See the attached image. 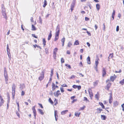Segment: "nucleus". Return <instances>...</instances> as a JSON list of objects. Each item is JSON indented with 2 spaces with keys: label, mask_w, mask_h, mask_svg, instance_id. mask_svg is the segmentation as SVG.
I'll list each match as a JSON object with an SVG mask.
<instances>
[{
  "label": "nucleus",
  "mask_w": 124,
  "mask_h": 124,
  "mask_svg": "<svg viewBox=\"0 0 124 124\" xmlns=\"http://www.w3.org/2000/svg\"><path fill=\"white\" fill-rule=\"evenodd\" d=\"M120 84H121L122 85H123L124 83V79H123L122 80L120 81L119 82Z\"/></svg>",
  "instance_id": "a19ab883"
},
{
  "label": "nucleus",
  "mask_w": 124,
  "mask_h": 124,
  "mask_svg": "<svg viewBox=\"0 0 124 124\" xmlns=\"http://www.w3.org/2000/svg\"><path fill=\"white\" fill-rule=\"evenodd\" d=\"M54 116L55 118V120L56 121H57L58 118H57V116L58 117L57 111L56 110L54 111Z\"/></svg>",
  "instance_id": "1a4fd4ad"
},
{
  "label": "nucleus",
  "mask_w": 124,
  "mask_h": 124,
  "mask_svg": "<svg viewBox=\"0 0 124 124\" xmlns=\"http://www.w3.org/2000/svg\"><path fill=\"white\" fill-rule=\"evenodd\" d=\"M72 45V43L70 41L68 42L67 45V46L68 47H70Z\"/></svg>",
  "instance_id": "2f4dec72"
},
{
  "label": "nucleus",
  "mask_w": 124,
  "mask_h": 124,
  "mask_svg": "<svg viewBox=\"0 0 124 124\" xmlns=\"http://www.w3.org/2000/svg\"><path fill=\"white\" fill-rule=\"evenodd\" d=\"M89 94L90 95V97L91 98L93 96V94L92 92H90L89 91H88Z\"/></svg>",
  "instance_id": "c9c22d12"
},
{
  "label": "nucleus",
  "mask_w": 124,
  "mask_h": 124,
  "mask_svg": "<svg viewBox=\"0 0 124 124\" xmlns=\"http://www.w3.org/2000/svg\"><path fill=\"white\" fill-rule=\"evenodd\" d=\"M54 102H55V104L54 105H56L57 103V100L56 99H55L54 100Z\"/></svg>",
  "instance_id": "e2e57ef3"
},
{
  "label": "nucleus",
  "mask_w": 124,
  "mask_h": 124,
  "mask_svg": "<svg viewBox=\"0 0 124 124\" xmlns=\"http://www.w3.org/2000/svg\"><path fill=\"white\" fill-rule=\"evenodd\" d=\"M38 104L42 108H43V107L41 104L39 103H38Z\"/></svg>",
  "instance_id": "338daca9"
},
{
  "label": "nucleus",
  "mask_w": 124,
  "mask_h": 124,
  "mask_svg": "<svg viewBox=\"0 0 124 124\" xmlns=\"http://www.w3.org/2000/svg\"><path fill=\"white\" fill-rule=\"evenodd\" d=\"M79 44V41L78 40H76L74 43V45H78Z\"/></svg>",
  "instance_id": "49530a36"
},
{
  "label": "nucleus",
  "mask_w": 124,
  "mask_h": 124,
  "mask_svg": "<svg viewBox=\"0 0 124 124\" xmlns=\"http://www.w3.org/2000/svg\"><path fill=\"white\" fill-rule=\"evenodd\" d=\"M4 75L5 78H7V71L6 70V68H4Z\"/></svg>",
  "instance_id": "9b49d317"
},
{
  "label": "nucleus",
  "mask_w": 124,
  "mask_h": 124,
  "mask_svg": "<svg viewBox=\"0 0 124 124\" xmlns=\"http://www.w3.org/2000/svg\"><path fill=\"white\" fill-rule=\"evenodd\" d=\"M25 85L24 84H22L20 85V88L21 90L25 88Z\"/></svg>",
  "instance_id": "4468645a"
},
{
  "label": "nucleus",
  "mask_w": 124,
  "mask_h": 124,
  "mask_svg": "<svg viewBox=\"0 0 124 124\" xmlns=\"http://www.w3.org/2000/svg\"><path fill=\"white\" fill-rule=\"evenodd\" d=\"M113 57V54H110L109 55L108 57V59H111Z\"/></svg>",
  "instance_id": "ea45409f"
},
{
  "label": "nucleus",
  "mask_w": 124,
  "mask_h": 124,
  "mask_svg": "<svg viewBox=\"0 0 124 124\" xmlns=\"http://www.w3.org/2000/svg\"><path fill=\"white\" fill-rule=\"evenodd\" d=\"M119 26H117L116 27V31L118 32L119 30Z\"/></svg>",
  "instance_id": "052dcab7"
},
{
  "label": "nucleus",
  "mask_w": 124,
  "mask_h": 124,
  "mask_svg": "<svg viewBox=\"0 0 124 124\" xmlns=\"http://www.w3.org/2000/svg\"><path fill=\"white\" fill-rule=\"evenodd\" d=\"M124 103L123 104L121 105V107L122 108V110L123 111H124Z\"/></svg>",
  "instance_id": "4d7b16f0"
},
{
  "label": "nucleus",
  "mask_w": 124,
  "mask_h": 124,
  "mask_svg": "<svg viewBox=\"0 0 124 124\" xmlns=\"http://www.w3.org/2000/svg\"><path fill=\"white\" fill-rule=\"evenodd\" d=\"M101 119L105 120H106L107 117L105 115H101Z\"/></svg>",
  "instance_id": "f3484780"
},
{
  "label": "nucleus",
  "mask_w": 124,
  "mask_h": 124,
  "mask_svg": "<svg viewBox=\"0 0 124 124\" xmlns=\"http://www.w3.org/2000/svg\"><path fill=\"white\" fill-rule=\"evenodd\" d=\"M2 13L3 16H4V17L7 19V16H6L5 12H2Z\"/></svg>",
  "instance_id": "393cba45"
},
{
  "label": "nucleus",
  "mask_w": 124,
  "mask_h": 124,
  "mask_svg": "<svg viewBox=\"0 0 124 124\" xmlns=\"http://www.w3.org/2000/svg\"><path fill=\"white\" fill-rule=\"evenodd\" d=\"M86 60L88 64H91L90 58L89 56L87 58Z\"/></svg>",
  "instance_id": "2eb2a0df"
},
{
  "label": "nucleus",
  "mask_w": 124,
  "mask_h": 124,
  "mask_svg": "<svg viewBox=\"0 0 124 124\" xmlns=\"http://www.w3.org/2000/svg\"><path fill=\"white\" fill-rule=\"evenodd\" d=\"M44 4L43 6V7H45L47 5V3L46 0H44L43 2Z\"/></svg>",
  "instance_id": "412c9836"
},
{
  "label": "nucleus",
  "mask_w": 124,
  "mask_h": 124,
  "mask_svg": "<svg viewBox=\"0 0 124 124\" xmlns=\"http://www.w3.org/2000/svg\"><path fill=\"white\" fill-rule=\"evenodd\" d=\"M7 52L8 55V56H9V55L8 54V53H9L10 51V49L9 48V46L8 44L7 45Z\"/></svg>",
  "instance_id": "7c9ffc66"
},
{
  "label": "nucleus",
  "mask_w": 124,
  "mask_h": 124,
  "mask_svg": "<svg viewBox=\"0 0 124 124\" xmlns=\"http://www.w3.org/2000/svg\"><path fill=\"white\" fill-rule=\"evenodd\" d=\"M68 111V110H66L62 111L61 112V114L62 115H64Z\"/></svg>",
  "instance_id": "4be33fe9"
},
{
  "label": "nucleus",
  "mask_w": 124,
  "mask_h": 124,
  "mask_svg": "<svg viewBox=\"0 0 124 124\" xmlns=\"http://www.w3.org/2000/svg\"><path fill=\"white\" fill-rule=\"evenodd\" d=\"M76 0H73L72 2L71 5L70 7L71 9V11H72L73 10V8L75 6V5L76 3Z\"/></svg>",
  "instance_id": "20e7f679"
},
{
  "label": "nucleus",
  "mask_w": 124,
  "mask_h": 124,
  "mask_svg": "<svg viewBox=\"0 0 124 124\" xmlns=\"http://www.w3.org/2000/svg\"><path fill=\"white\" fill-rule=\"evenodd\" d=\"M87 6L89 7L90 9H91L92 6L91 4L90 3H88L87 4Z\"/></svg>",
  "instance_id": "09e8293b"
},
{
  "label": "nucleus",
  "mask_w": 124,
  "mask_h": 124,
  "mask_svg": "<svg viewBox=\"0 0 124 124\" xmlns=\"http://www.w3.org/2000/svg\"><path fill=\"white\" fill-rule=\"evenodd\" d=\"M106 74V70L105 68H103L102 71V76L104 77V76Z\"/></svg>",
  "instance_id": "9d476101"
},
{
  "label": "nucleus",
  "mask_w": 124,
  "mask_h": 124,
  "mask_svg": "<svg viewBox=\"0 0 124 124\" xmlns=\"http://www.w3.org/2000/svg\"><path fill=\"white\" fill-rule=\"evenodd\" d=\"M99 60V58L96 59L95 61V66L94 67L96 71H97V66L99 64V62L98 61Z\"/></svg>",
  "instance_id": "39448f33"
},
{
  "label": "nucleus",
  "mask_w": 124,
  "mask_h": 124,
  "mask_svg": "<svg viewBox=\"0 0 124 124\" xmlns=\"http://www.w3.org/2000/svg\"><path fill=\"white\" fill-rule=\"evenodd\" d=\"M99 104L100 105V106H101L102 108H103L106 109V108H105L104 105H103V103L102 102H100L99 103Z\"/></svg>",
  "instance_id": "a878e982"
},
{
  "label": "nucleus",
  "mask_w": 124,
  "mask_h": 124,
  "mask_svg": "<svg viewBox=\"0 0 124 124\" xmlns=\"http://www.w3.org/2000/svg\"><path fill=\"white\" fill-rule=\"evenodd\" d=\"M54 94L55 96L56 97H58L59 96V95L60 94H61V93H60V91L57 90L56 92V93H54Z\"/></svg>",
  "instance_id": "0eeeda50"
},
{
  "label": "nucleus",
  "mask_w": 124,
  "mask_h": 124,
  "mask_svg": "<svg viewBox=\"0 0 124 124\" xmlns=\"http://www.w3.org/2000/svg\"><path fill=\"white\" fill-rule=\"evenodd\" d=\"M15 89L16 85L14 84H13L12 85V93L13 98H14V97L15 95Z\"/></svg>",
  "instance_id": "f03ea898"
},
{
  "label": "nucleus",
  "mask_w": 124,
  "mask_h": 124,
  "mask_svg": "<svg viewBox=\"0 0 124 124\" xmlns=\"http://www.w3.org/2000/svg\"><path fill=\"white\" fill-rule=\"evenodd\" d=\"M60 30H56L55 35L54 41H55L57 40L59 38V36L60 33Z\"/></svg>",
  "instance_id": "f257e3e1"
},
{
  "label": "nucleus",
  "mask_w": 124,
  "mask_h": 124,
  "mask_svg": "<svg viewBox=\"0 0 124 124\" xmlns=\"http://www.w3.org/2000/svg\"><path fill=\"white\" fill-rule=\"evenodd\" d=\"M58 50V48H55L54 50L53 54H56V52Z\"/></svg>",
  "instance_id": "c756f323"
},
{
  "label": "nucleus",
  "mask_w": 124,
  "mask_h": 124,
  "mask_svg": "<svg viewBox=\"0 0 124 124\" xmlns=\"http://www.w3.org/2000/svg\"><path fill=\"white\" fill-rule=\"evenodd\" d=\"M109 94L110 95V96L109 99V102L110 104H111L113 100L112 93H110Z\"/></svg>",
  "instance_id": "7ed1b4c3"
},
{
  "label": "nucleus",
  "mask_w": 124,
  "mask_h": 124,
  "mask_svg": "<svg viewBox=\"0 0 124 124\" xmlns=\"http://www.w3.org/2000/svg\"><path fill=\"white\" fill-rule=\"evenodd\" d=\"M54 70V69L53 68H52L51 69V74H50V76H51V77H52V76L53 75Z\"/></svg>",
  "instance_id": "58836bf2"
},
{
  "label": "nucleus",
  "mask_w": 124,
  "mask_h": 124,
  "mask_svg": "<svg viewBox=\"0 0 124 124\" xmlns=\"http://www.w3.org/2000/svg\"><path fill=\"white\" fill-rule=\"evenodd\" d=\"M48 48H47L45 49V52L46 54H48Z\"/></svg>",
  "instance_id": "de8ad7c7"
},
{
  "label": "nucleus",
  "mask_w": 124,
  "mask_h": 124,
  "mask_svg": "<svg viewBox=\"0 0 124 124\" xmlns=\"http://www.w3.org/2000/svg\"><path fill=\"white\" fill-rule=\"evenodd\" d=\"M33 113L34 114V118L35 119L36 118V110H33Z\"/></svg>",
  "instance_id": "473e14b6"
},
{
  "label": "nucleus",
  "mask_w": 124,
  "mask_h": 124,
  "mask_svg": "<svg viewBox=\"0 0 124 124\" xmlns=\"http://www.w3.org/2000/svg\"><path fill=\"white\" fill-rule=\"evenodd\" d=\"M62 86L63 87H65L67 86L65 84L62 85Z\"/></svg>",
  "instance_id": "0e129e2a"
},
{
  "label": "nucleus",
  "mask_w": 124,
  "mask_h": 124,
  "mask_svg": "<svg viewBox=\"0 0 124 124\" xmlns=\"http://www.w3.org/2000/svg\"><path fill=\"white\" fill-rule=\"evenodd\" d=\"M45 71L46 70L45 69L43 70L41 73V76L39 78H44V73L45 72Z\"/></svg>",
  "instance_id": "6e6552de"
},
{
  "label": "nucleus",
  "mask_w": 124,
  "mask_h": 124,
  "mask_svg": "<svg viewBox=\"0 0 124 124\" xmlns=\"http://www.w3.org/2000/svg\"><path fill=\"white\" fill-rule=\"evenodd\" d=\"M38 110L39 111V113L40 114H41L42 115L44 114V113L42 109H38Z\"/></svg>",
  "instance_id": "bb28decb"
},
{
  "label": "nucleus",
  "mask_w": 124,
  "mask_h": 124,
  "mask_svg": "<svg viewBox=\"0 0 124 124\" xmlns=\"http://www.w3.org/2000/svg\"><path fill=\"white\" fill-rule=\"evenodd\" d=\"M49 101L50 103H51V104H53L54 103L53 101H52L51 99L50 98L49 99Z\"/></svg>",
  "instance_id": "a18cd8bd"
},
{
  "label": "nucleus",
  "mask_w": 124,
  "mask_h": 124,
  "mask_svg": "<svg viewBox=\"0 0 124 124\" xmlns=\"http://www.w3.org/2000/svg\"><path fill=\"white\" fill-rule=\"evenodd\" d=\"M79 66L80 67H82L83 66V64L82 62H81L79 63Z\"/></svg>",
  "instance_id": "13d9d810"
},
{
  "label": "nucleus",
  "mask_w": 124,
  "mask_h": 124,
  "mask_svg": "<svg viewBox=\"0 0 124 124\" xmlns=\"http://www.w3.org/2000/svg\"><path fill=\"white\" fill-rule=\"evenodd\" d=\"M65 38L64 37H63L62 38L61 40V41L62 42V46H63L64 44V42L65 40Z\"/></svg>",
  "instance_id": "c85d7f7f"
},
{
  "label": "nucleus",
  "mask_w": 124,
  "mask_h": 124,
  "mask_svg": "<svg viewBox=\"0 0 124 124\" xmlns=\"http://www.w3.org/2000/svg\"><path fill=\"white\" fill-rule=\"evenodd\" d=\"M65 66L68 67L69 69H70L71 68V66L70 65H68V64H65Z\"/></svg>",
  "instance_id": "603ef678"
},
{
  "label": "nucleus",
  "mask_w": 124,
  "mask_h": 124,
  "mask_svg": "<svg viewBox=\"0 0 124 124\" xmlns=\"http://www.w3.org/2000/svg\"><path fill=\"white\" fill-rule=\"evenodd\" d=\"M83 101H86V102L88 101L89 102V101L88 100L87 98L85 97H84Z\"/></svg>",
  "instance_id": "c03bdc74"
},
{
  "label": "nucleus",
  "mask_w": 124,
  "mask_h": 124,
  "mask_svg": "<svg viewBox=\"0 0 124 124\" xmlns=\"http://www.w3.org/2000/svg\"><path fill=\"white\" fill-rule=\"evenodd\" d=\"M60 89L61 92L63 93L64 92L63 88L62 87H61Z\"/></svg>",
  "instance_id": "5fc2aeb1"
},
{
  "label": "nucleus",
  "mask_w": 124,
  "mask_h": 124,
  "mask_svg": "<svg viewBox=\"0 0 124 124\" xmlns=\"http://www.w3.org/2000/svg\"><path fill=\"white\" fill-rule=\"evenodd\" d=\"M80 114V113H75V115L76 116L79 117Z\"/></svg>",
  "instance_id": "79ce46f5"
},
{
  "label": "nucleus",
  "mask_w": 124,
  "mask_h": 124,
  "mask_svg": "<svg viewBox=\"0 0 124 124\" xmlns=\"http://www.w3.org/2000/svg\"><path fill=\"white\" fill-rule=\"evenodd\" d=\"M4 102V101L3 99H1L0 100V107L3 104Z\"/></svg>",
  "instance_id": "b1692460"
},
{
  "label": "nucleus",
  "mask_w": 124,
  "mask_h": 124,
  "mask_svg": "<svg viewBox=\"0 0 124 124\" xmlns=\"http://www.w3.org/2000/svg\"><path fill=\"white\" fill-rule=\"evenodd\" d=\"M86 33H87L88 35L89 36H91V33L89 32L88 31H87Z\"/></svg>",
  "instance_id": "774afa93"
},
{
  "label": "nucleus",
  "mask_w": 124,
  "mask_h": 124,
  "mask_svg": "<svg viewBox=\"0 0 124 124\" xmlns=\"http://www.w3.org/2000/svg\"><path fill=\"white\" fill-rule=\"evenodd\" d=\"M4 7V5L3 4H2L1 5V12H5V9Z\"/></svg>",
  "instance_id": "6ab92c4d"
},
{
  "label": "nucleus",
  "mask_w": 124,
  "mask_h": 124,
  "mask_svg": "<svg viewBox=\"0 0 124 124\" xmlns=\"http://www.w3.org/2000/svg\"><path fill=\"white\" fill-rule=\"evenodd\" d=\"M108 83L107 85V86H106V87L107 88V90H108L109 89V88L111 85V84L109 82H108Z\"/></svg>",
  "instance_id": "dca6fc26"
},
{
  "label": "nucleus",
  "mask_w": 124,
  "mask_h": 124,
  "mask_svg": "<svg viewBox=\"0 0 124 124\" xmlns=\"http://www.w3.org/2000/svg\"><path fill=\"white\" fill-rule=\"evenodd\" d=\"M99 94L98 92L97 93V94L95 95V98L97 99V100H98L99 98Z\"/></svg>",
  "instance_id": "cd10ccee"
},
{
  "label": "nucleus",
  "mask_w": 124,
  "mask_h": 124,
  "mask_svg": "<svg viewBox=\"0 0 124 124\" xmlns=\"http://www.w3.org/2000/svg\"><path fill=\"white\" fill-rule=\"evenodd\" d=\"M61 62L62 63H63L64 62V60L63 58H62L61 59Z\"/></svg>",
  "instance_id": "3c124183"
},
{
  "label": "nucleus",
  "mask_w": 124,
  "mask_h": 124,
  "mask_svg": "<svg viewBox=\"0 0 124 124\" xmlns=\"http://www.w3.org/2000/svg\"><path fill=\"white\" fill-rule=\"evenodd\" d=\"M98 80H97L94 82L93 85L94 86L97 85L98 83Z\"/></svg>",
  "instance_id": "e433bc0d"
},
{
  "label": "nucleus",
  "mask_w": 124,
  "mask_h": 124,
  "mask_svg": "<svg viewBox=\"0 0 124 124\" xmlns=\"http://www.w3.org/2000/svg\"><path fill=\"white\" fill-rule=\"evenodd\" d=\"M43 43V45L44 47L46 45V41L45 38L43 39L42 40Z\"/></svg>",
  "instance_id": "5701e85b"
},
{
  "label": "nucleus",
  "mask_w": 124,
  "mask_h": 124,
  "mask_svg": "<svg viewBox=\"0 0 124 124\" xmlns=\"http://www.w3.org/2000/svg\"><path fill=\"white\" fill-rule=\"evenodd\" d=\"M55 84H54V83H53L52 85V88L53 90H55Z\"/></svg>",
  "instance_id": "37998d69"
},
{
  "label": "nucleus",
  "mask_w": 124,
  "mask_h": 124,
  "mask_svg": "<svg viewBox=\"0 0 124 124\" xmlns=\"http://www.w3.org/2000/svg\"><path fill=\"white\" fill-rule=\"evenodd\" d=\"M36 28L35 27L34 25H33L32 24V29L31 30L32 31H35L36 30Z\"/></svg>",
  "instance_id": "72a5a7b5"
},
{
  "label": "nucleus",
  "mask_w": 124,
  "mask_h": 124,
  "mask_svg": "<svg viewBox=\"0 0 124 124\" xmlns=\"http://www.w3.org/2000/svg\"><path fill=\"white\" fill-rule=\"evenodd\" d=\"M32 37L36 38H38V37L35 36L34 34H32Z\"/></svg>",
  "instance_id": "680f3d73"
},
{
  "label": "nucleus",
  "mask_w": 124,
  "mask_h": 124,
  "mask_svg": "<svg viewBox=\"0 0 124 124\" xmlns=\"http://www.w3.org/2000/svg\"><path fill=\"white\" fill-rule=\"evenodd\" d=\"M118 104V102L116 101H114L113 102V106L116 107L117 106Z\"/></svg>",
  "instance_id": "f8f14e48"
},
{
  "label": "nucleus",
  "mask_w": 124,
  "mask_h": 124,
  "mask_svg": "<svg viewBox=\"0 0 124 124\" xmlns=\"http://www.w3.org/2000/svg\"><path fill=\"white\" fill-rule=\"evenodd\" d=\"M60 26L59 24H58L57 26V27L56 29V30H60Z\"/></svg>",
  "instance_id": "8fccbe9b"
},
{
  "label": "nucleus",
  "mask_w": 124,
  "mask_h": 124,
  "mask_svg": "<svg viewBox=\"0 0 124 124\" xmlns=\"http://www.w3.org/2000/svg\"><path fill=\"white\" fill-rule=\"evenodd\" d=\"M39 19L40 23H42V20L41 18V17L40 16L39 17Z\"/></svg>",
  "instance_id": "bf43d9fd"
},
{
  "label": "nucleus",
  "mask_w": 124,
  "mask_h": 124,
  "mask_svg": "<svg viewBox=\"0 0 124 124\" xmlns=\"http://www.w3.org/2000/svg\"><path fill=\"white\" fill-rule=\"evenodd\" d=\"M52 36V31H51L50 32L49 34L48 35V40H49L51 39Z\"/></svg>",
  "instance_id": "a211bd4d"
},
{
  "label": "nucleus",
  "mask_w": 124,
  "mask_h": 124,
  "mask_svg": "<svg viewBox=\"0 0 124 124\" xmlns=\"http://www.w3.org/2000/svg\"><path fill=\"white\" fill-rule=\"evenodd\" d=\"M96 8L98 10H99L100 9V5L99 4H97L96 5Z\"/></svg>",
  "instance_id": "f704fd0d"
},
{
  "label": "nucleus",
  "mask_w": 124,
  "mask_h": 124,
  "mask_svg": "<svg viewBox=\"0 0 124 124\" xmlns=\"http://www.w3.org/2000/svg\"><path fill=\"white\" fill-rule=\"evenodd\" d=\"M33 46L35 48H36V46L37 47L41 49V48L40 46L37 45L36 44L35 45H33Z\"/></svg>",
  "instance_id": "4c0bfd02"
},
{
  "label": "nucleus",
  "mask_w": 124,
  "mask_h": 124,
  "mask_svg": "<svg viewBox=\"0 0 124 124\" xmlns=\"http://www.w3.org/2000/svg\"><path fill=\"white\" fill-rule=\"evenodd\" d=\"M115 78H110V79H108L107 80H106V82H110V81H112L113 82L114 80L115 79Z\"/></svg>",
  "instance_id": "ddd939ff"
},
{
  "label": "nucleus",
  "mask_w": 124,
  "mask_h": 124,
  "mask_svg": "<svg viewBox=\"0 0 124 124\" xmlns=\"http://www.w3.org/2000/svg\"><path fill=\"white\" fill-rule=\"evenodd\" d=\"M10 102V97L8 96V99L7 101V104H9Z\"/></svg>",
  "instance_id": "6e6d98bb"
},
{
  "label": "nucleus",
  "mask_w": 124,
  "mask_h": 124,
  "mask_svg": "<svg viewBox=\"0 0 124 124\" xmlns=\"http://www.w3.org/2000/svg\"><path fill=\"white\" fill-rule=\"evenodd\" d=\"M72 87L73 88L75 89H76L77 88L78 90H80L81 88V87L80 85H73L72 86Z\"/></svg>",
  "instance_id": "423d86ee"
},
{
  "label": "nucleus",
  "mask_w": 124,
  "mask_h": 124,
  "mask_svg": "<svg viewBox=\"0 0 124 124\" xmlns=\"http://www.w3.org/2000/svg\"><path fill=\"white\" fill-rule=\"evenodd\" d=\"M115 10H113L112 16H115Z\"/></svg>",
  "instance_id": "864d4df0"
},
{
  "label": "nucleus",
  "mask_w": 124,
  "mask_h": 124,
  "mask_svg": "<svg viewBox=\"0 0 124 124\" xmlns=\"http://www.w3.org/2000/svg\"><path fill=\"white\" fill-rule=\"evenodd\" d=\"M96 110L97 112L98 113H101V111L103 110L102 109H101L100 108H97Z\"/></svg>",
  "instance_id": "aec40b11"
},
{
  "label": "nucleus",
  "mask_w": 124,
  "mask_h": 124,
  "mask_svg": "<svg viewBox=\"0 0 124 124\" xmlns=\"http://www.w3.org/2000/svg\"><path fill=\"white\" fill-rule=\"evenodd\" d=\"M85 106H84L83 107H81L80 108V109L81 110H83L85 108Z\"/></svg>",
  "instance_id": "69168bd1"
}]
</instances>
